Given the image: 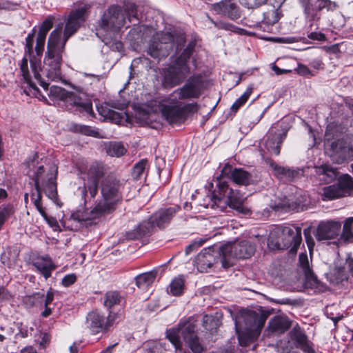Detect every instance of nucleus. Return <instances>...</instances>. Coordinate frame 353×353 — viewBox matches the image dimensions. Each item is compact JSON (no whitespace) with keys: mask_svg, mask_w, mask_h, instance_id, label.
Masks as SVG:
<instances>
[{"mask_svg":"<svg viewBox=\"0 0 353 353\" xmlns=\"http://www.w3.org/2000/svg\"><path fill=\"white\" fill-rule=\"evenodd\" d=\"M204 88V81L202 77L192 76L182 87L175 90L172 97L179 100L198 99L203 94Z\"/></svg>","mask_w":353,"mask_h":353,"instance_id":"nucleus-12","label":"nucleus"},{"mask_svg":"<svg viewBox=\"0 0 353 353\" xmlns=\"http://www.w3.org/2000/svg\"><path fill=\"white\" fill-rule=\"evenodd\" d=\"M307 37L312 40H317V41H325V36L324 34L321 32H316L311 31L307 34Z\"/></svg>","mask_w":353,"mask_h":353,"instance_id":"nucleus-64","label":"nucleus"},{"mask_svg":"<svg viewBox=\"0 0 353 353\" xmlns=\"http://www.w3.org/2000/svg\"><path fill=\"white\" fill-rule=\"evenodd\" d=\"M147 164L148 161L146 159H142L134 165L132 172V176L134 179L138 180L140 179L145 169Z\"/></svg>","mask_w":353,"mask_h":353,"instance_id":"nucleus-48","label":"nucleus"},{"mask_svg":"<svg viewBox=\"0 0 353 353\" xmlns=\"http://www.w3.org/2000/svg\"><path fill=\"white\" fill-rule=\"evenodd\" d=\"M57 168L55 166L51 167L48 171L43 166H39L32 176L36 190V194H32V199L42 216H46V212L41 203V192H43L52 200L57 199Z\"/></svg>","mask_w":353,"mask_h":353,"instance_id":"nucleus-2","label":"nucleus"},{"mask_svg":"<svg viewBox=\"0 0 353 353\" xmlns=\"http://www.w3.org/2000/svg\"><path fill=\"white\" fill-rule=\"evenodd\" d=\"M76 281H77L76 275L74 274H70L65 275L63 278L61 283L63 286L68 287V286L72 285L73 283H74Z\"/></svg>","mask_w":353,"mask_h":353,"instance_id":"nucleus-57","label":"nucleus"},{"mask_svg":"<svg viewBox=\"0 0 353 353\" xmlns=\"http://www.w3.org/2000/svg\"><path fill=\"white\" fill-rule=\"evenodd\" d=\"M194 48L191 45H188L183 51L182 54L176 59L179 60L181 59V62L185 63V65L188 64V61L191 57L192 52H193Z\"/></svg>","mask_w":353,"mask_h":353,"instance_id":"nucleus-54","label":"nucleus"},{"mask_svg":"<svg viewBox=\"0 0 353 353\" xmlns=\"http://www.w3.org/2000/svg\"><path fill=\"white\" fill-rule=\"evenodd\" d=\"M157 274L156 270L141 274L135 277L136 285L141 289H145L155 280Z\"/></svg>","mask_w":353,"mask_h":353,"instance_id":"nucleus-31","label":"nucleus"},{"mask_svg":"<svg viewBox=\"0 0 353 353\" xmlns=\"http://www.w3.org/2000/svg\"><path fill=\"white\" fill-rule=\"evenodd\" d=\"M221 245L204 248L195 258L194 265L200 272H207L219 260L222 263Z\"/></svg>","mask_w":353,"mask_h":353,"instance_id":"nucleus-13","label":"nucleus"},{"mask_svg":"<svg viewBox=\"0 0 353 353\" xmlns=\"http://www.w3.org/2000/svg\"><path fill=\"white\" fill-rule=\"evenodd\" d=\"M46 38V37L43 36L42 34H38L37 35L35 51L39 56L41 55L44 50Z\"/></svg>","mask_w":353,"mask_h":353,"instance_id":"nucleus-53","label":"nucleus"},{"mask_svg":"<svg viewBox=\"0 0 353 353\" xmlns=\"http://www.w3.org/2000/svg\"><path fill=\"white\" fill-rule=\"evenodd\" d=\"M154 226V224L152 222V219L150 218L148 221H143L140 223L134 230V236H130L129 238L134 239L148 236L152 233Z\"/></svg>","mask_w":353,"mask_h":353,"instance_id":"nucleus-32","label":"nucleus"},{"mask_svg":"<svg viewBox=\"0 0 353 353\" xmlns=\"http://www.w3.org/2000/svg\"><path fill=\"white\" fill-rule=\"evenodd\" d=\"M304 12L309 19V30L312 31L313 30L319 29V26L317 23H315V21L320 19V16L318 13L315 12L314 10L312 8V4H305Z\"/></svg>","mask_w":353,"mask_h":353,"instance_id":"nucleus-35","label":"nucleus"},{"mask_svg":"<svg viewBox=\"0 0 353 353\" xmlns=\"http://www.w3.org/2000/svg\"><path fill=\"white\" fill-rule=\"evenodd\" d=\"M20 70L21 71L22 76L25 81L32 88H36L35 85L31 81V77L29 73L28 60L27 59H23L20 65Z\"/></svg>","mask_w":353,"mask_h":353,"instance_id":"nucleus-49","label":"nucleus"},{"mask_svg":"<svg viewBox=\"0 0 353 353\" xmlns=\"http://www.w3.org/2000/svg\"><path fill=\"white\" fill-rule=\"evenodd\" d=\"M184 281L182 278L174 279L170 285V293L174 296H179L182 294Z\"/></svg>","mask_w":353,"mask_h":353,"instance_id":"nucleus-45","label":"nucleus"},{"mask_svg":"<svg viewBox=\"0 0 353 353\" xmlns=\"http://www.w3.org/2000/svg\"><path fill=\"white\" fill-rule=\"evenodd\" d=\"M105 150L110 156L117 157L123 155L126 152L123 145L118 142H110L105 145Z\"/></svg>","mask_w":353,"mask_h":353,"instance_id":"nucleus-40","label":"nucleus"},{"mask_svg":"<svg viewBox=\"0 0 353 353\" xmlns=\"http://www.w3.org/2000/svg\"><path fill=\"white\" fill-rule=\"evenodd\" d=\"M203 243H204V241H203L201 239L198 241L192 242L191 244H190L189 245H188L185 248V254L186 255L190 254L192 251L198 249L200 246H201Z\"/></svg>","mask_w":353,"mask_h":353,"instance_id":"nucleus-58","label":"nucleus"},{"mask_svg":"<svg viewBox=\"0 0 353 353\" xmlns=\"http://www.w3.org/2000/svg\"><path fill=\"white\" fill-rule=\"evenodd\" d=\"M104 42L106 45H108L110 48H112L114 50H116L118 52H121L123 48V43L119 41H108V38L105 39Z\"/></svg>","mask_w":353,"mask_h":353,"instance_id":"nucleus-59","label":"nucleus"},{"mask_svg":"<svg viewBox=\"0 0 353 353\" xmlns=\"http://www.w3.org/2000/svg\"><path fill=\"white\" fill-rule=\"evenodd\" d=\"M341 238L345 241H353V217H350L345 220Z\"/></svg>","mask_w":353,"mask_h":353,"instance_id":"nucleus-42","label":"nucleus"},{"mask_svg":"<svg viewBox=\"0 0 353 353\" xmlns=\"http://www.w3.org/2000/svg\"><path fill=\"white\" fill-rule=\"evenodd\" d=\"M330 156L336 163L353 159V144L348 139L333 141L330 145Z\"/></svg>","mask_w":353,"mask_h":353,"instance_id":"nucleus-17","label":"nucleus"},{"mask_svg":"<svg viewBox=\"0 0 353 353\" xmlns=\"http://www.w3.org/2000/svg\"><path fill=\"white\" fill-rule=\"evenodd\" d=\"M198 110L197 103L182 105L181 102L176 101L163 105L161 108V113L169 123L174 124L183 122L189 113L197 112Z\"/></svg>","mask_w":353,"mask_h":353,"instance_id":"nucleus-9","label":"nucleus"},{"mask_svg":"<svg viewBox=\"0 0 353 353\" xmlns=\"http://www.w3.org/2000/svg\"><path fill=\"white\" fill-rule=\"evenodd\" d=\"M53 17H48L41 24L39 28V30L38 34H42L43 36L46 37L48 31L52 28L53 26Z\"/></svg>","mask_w":353,"mask_h":353,"instance_id":"nucleus-52","label":"nucleus"},{"mask_svg":"<svg viewBox=\"0 0 353 353\" xmlns=\"http://www.w3.org/2000/svg\"><path fill=\"white\" fill-rule=\"evenodd\" d=\"M179 210V207L176 205L160 209L150 217L152 222L158 228H164L170 223Z\"/></svg>","mask_w":353,"mask_h":353,"instance_id":"nucleus-25","label":"nucleus"},{"mask_svg":"<svg viewBox=\"0 0 353 353\" xmlns=\"http://www.w3.org/2000/svg\"><path fill=\"white\" fill-rule=\"evenodd\" d=\"M282 16L279 9L272 7L263 13V22L268 26H272L277 23Z\"/></svg>","mask_w":353,"mask_h":353,"instance_id":"nucleus-37","label":"nucleus"},{"mask_svg":"<svg viewBox=\"0 0 353 353\" xmlns=\"http://www.w3.org/2000/svg\"><path fill=\"white\" fill-rule=\"evenodd\" d=\"M121 296L117 292H108L105 296L104 305L111 307L120 303Z\"/></svg>","mask_w":353,"mask_h":353,"instance_id":"nucleus-46","label":"nucleus"},{"mask_svg":"<svg viewBox=\"0 0 353 353\" xmlns=\"http://www.w3.org/2000/svg\"><path fill=\"white\" fill-rule=\"evenodd\" d=\"M341 227L338 221L321 222L316 228L315 236L318 241L334 239L339 234Z\"/></svg>","mask_w":353,"mask_h":353,"instance_id":"nucleus-24","label":"nucleus"},{"mask_svg":"<svg viewBox=\"0 0 353 353\" xmlns=\"http://www.w3.org/2000/svg\"><path fill=\"white\" fill-rule=\"evenodd\" d=\"M195 327L194 321L188 319L180 323L178 329L168 330L167 337L176 350L181 347V338H182L193 352L200 353L203 347L199 343Z\"/></svg>","mask_w":353,"mask_h":353,"instance_id":"nucleus-4","label":"nucleus"},{"mask_svg":"<svg viewBox=\"0 0 353 353\" xmlns=\"http://www.w3.org/2000/svg\"><path fill=\"white\" fill-rule=\"evenodd\" d=\"M126 17L130 23L134 19L138 21L137 10L134 3H126L123 8L111 5L102 15L99 26L103 31L114 34L125 26Z\"/></svg>","mask_w":353,"mask_h":353,"instance_id":"nucleus-3","label":"nucleus"},{"mask_svg":"<svg viewBox=\"0 0 353 353\" xmlns=\"http://www.w3.org/2000/svg\"><path fill=\"white\" fill-rule=\"evenodd\" d=\"M98 111L105 119H109L115 123L121 122L123 119V115L121 113L110 109L106 106L98 108Z\"/></svg>","mask_w":353,"mask_h":353,"instance_id":"nucleus-36","label":"nucleus"},{"mask_svg":"<svg viewBox=\"0 0 353 353\" xmlns=\"http://www.w3.org/2000/svg\"><path fill=\"white\" fill-rule=\"evenodd\" d=\"M322 196L323 200H332L343 196V190L338 185L326 186L323 188Z\"/></svg>","mask_w":353,"mask_h":353,"instance_id":"nucleus-34","label":"nucleus"},{"mask_svg":"<svg viewBox=\"0 0 353 353\" xmlns=\"http://www.w3.org/2000/svg\"><path fill=\"white\" fill-rule=\"evenodd\" d=\"M252 92V88H248L246 91L232 104L231 110L236 112L248 99Z\"/></svg>","mask_w":353,"mask_h":353,"instance_id":"nucleus-47","label":"nucleus"},{"mask_svg":"<svg viewBox=\"0 0 353 353\" xmlns=\"http://www.w3.org/2000/svg\"><path fill=\"white\" fill-rule=\"evenodd\" d=\"M217 187L219 188V194L227 198L225 202L228 203L230 208L243 215L250 214V209L243 205V198L239 192L234 191L231 188L229 189L227 182L221 181L219 178H217Z\"/></svg>","mask_w":353,"mask_h":353,"instance_id":"nucleus-14","label":"nucleus"},{"mask_svg":"<svg viewBox=\"0 0 353 353\" xmlns=\"http://www.w3.org/2000/svg\"><path fill=\"white\" fill-rule=\"evenodd\" d=\"M143 348L144 353H157V351L159 349L157 345L152 342L145 343Z\"/></svg>","mask_w":353,"mask_h":353,"instance_id":"nucleus-62","label":"nucleus"},{"mask_svg":"<svg viewBox=\"0 0 353 353\" xmlns=\"http://www.w3.org/2000/svg\"><path fill=\"white\" fill-rule=\"evenodd\" d=\"M70 92L63 88L52 85L50 88L49 97L67 103Z\"/></svg>","mask_w":353,"mask_h":353,"instance_id":"nucleus-41","label":"nucleus"},{"mask_svg":"<svg viewBox=\"0 0 353 353\" xmlns=\"http://www.w3.org/2000/svg\"><path fill=\"white\" fill-rule=\"evenodd\" d=\"M62 28H55L50 34L47 45V52L44 59L43 67L41 68L39 63L34 60H30V67L34 78L38 80L40 85L48 90L49 84L42 79L43 75L48 79L54 81H63L61 65L62 63V53L65 47L60 45V34Z\"/></svg>","mask_w":353,"mask_h":353,"instance_id":"nucleus-1","label":"nucleus"},{"mask_svg":"<svg viewBox=\"0 0 353 353\" xmlns=\"http://www.w3.org/2000/svg\"><path fill=\"white\" fill-rule=\"evenodd\" d=\"M11 299V294L4 287L0 286V301H10Z\"/></svg>","mask_w":353,"mask_h":353,"instance_id":"nucleus-63","label":"nucleus"},{"mask_svg":"<svg viewBox=\"0 0 353 353\" xmlns=\"http://www.w3.org/2000/svg\"><path fill=\"white\" fill-rule=\"evenodd\" d=\"M291 325L290 321L284 316H274L269 322V329L272 332L281 334L285 332Z\"/></svg>","mask_w":353,"mask_h":353,"instance_id":"nucleus-30","label":"nucleus"},{"mask_svg":"<svg viewBox=\"0 0 353 353\" xmlns=\"http://www.w3.org/2000/svg\"><path fill=\"white\" fill-rule=\"evenodd\" d=\"M300 268H301L305 277L306 285L317 292H323L325 290V285L318 280L314 275L312 270L310 267L307 255L301 254L299 257Z\"/></svg>","mask_w":353,"mask_h":353,"instance_id":"nucleus-19","label":"nucleus"},{"mask_svg":"<svg viewBox=\"0 0 353 353\" xmlns=\"http://www.w3.org/2000/svg\"><path fill=\"white\" fill-rule=\"evenodd\" d=\"M222 266L228 268L236 259L250 258L255 252L254 245L248 241L228 243L221 245Z\"/></svg>","mask_w":353,"mask_h":353,"instance_id":"nucleus-5","label":"nucleus"},{"mask_svg":"<svg viewBox=\"0 0 353 353\" xmlns=\"http://www.w3.org/2000/svg\"><path fill=\"white\" fill-rule=\"evenodd\" d=\"M33 265L46 279L51 276V272L56 268L55 265L48 256H39L33 261Z\"/></svg>","mask_w":353,"mask_h":353,"instance_id":"nucleus-28","label":"nucleus"},{"mask_svg":"<svg viewBox=\"0 0 353 353\" xmlns=\"http://www.w3.org/2000/svg\"><path fill=\"white\" fill-rule=\"evenodd\" d=\"M112 321L113 318L110 314L105 319L98 312H91L87 315L85 324L92 334H97L103 330H108Z\"/></svg>","mask_w":353,"mask_h":353,"instance_id":"nucleus-20","label":"nucleus"},{"mask_svg":"<svg viewBox=\"0 0 353 353\" xmlns=\"http://www.w3.org/2000/svg\"><path fill=\"white\" fill-rule=\"evenodd\" d=\"M274 171V175L280 179H284L288 181H292L301 177L303 174V170L301 169H291L286 167L279 166L272 164Z\"/></svg>","mask_w":353,"mask_h":353,"instance_id":"nucleus-27","label":"nucleus"},{"mask_svg":"<svg viewBox=\"0 0 353 353\" xmlns=\"http://www.w3.org/2000/svg\"><path fill=\"white\" fill-rule=\"evenodd\" d=\"M174 46V37L169 32H157L150 40L148 54L154 59L168 57Z\"/></svg>","mask_w":353,"mask_h":353,"instance_id":"nucleus-10","label":"nucleus"},{"mask_svg":"<svg viewBox=\"0 0 353 353\" xmlns=\"http://www.w3.org/2000/svg\"><path fill=\"white\" fill-rule=\"evenodd\" d=\"M39 164V162H38V154L37 153H34L32 157H30L25 163H24V165L26 166V168L28 169V172L27 174H30V172L33 170L34 169L36 168V170H37V168L40 166V165H38ZM43 168L44 166L42 165ZM37 170L34 171L33 174H34V172H36ZM34 174H32V176H30V177L32 178V176H33Z\"/></svg>","mask_w":353,"mask_h":353,"instance_id":"nucleus-50","label":"nucleus"},{"mask_svg":"<svg viewBox=\"0 0 353 353\" xmlns=\"http://www.w3.org/2000/svg\"><path fill=\"white\" fill-rule=\"evenodd\" d=\"M13 212L12 208L10 205L0 210V229L4 223L6 218L9 217Z\"/></svg>","mask_w":353,"mask_h":353,"instance_id":"nucleus-55","label":"nucleus"},{"mask_svg":"<svg viewBox=\"0 0 353 353\" xmlns=\"http://www.w3.org/2000/svg\"><path fill=\"white\" fill-rule=\"evenodd\" d=\"M224 177L232 179L235 183L242 185H248L252 181V176L248 172L241 168H233L229 164L223 168L221 174L217 178L222 181Z\"/></svg>","mask_w":353,"mask_h":353,"instance_id":"nucleus-22","label":"nucleus"},{"mask_svg":"<svg viewBox=\"0 0 353 353\" xmlns=\"http://www.w3.org/2000/svg\"><path fill=\"white\" fill-rule=\"evenodd\" d=\"M302 241L301 228L300 227H284L277 241H274L272 237L268 240V246L272 249H290L296 252Z\"/></svg>","mask_w":353,"mask_h":353,"instance_id":"nucleus-8","label":"nucleus"},{"mask_svg":"<svg viewBox=\"0 0 353 353\" xmlns=\"http://www.w3.org/2000/svg\"><path fill=\"white\" fill-rule=\"evenodd\" d=\"M89 8V6L85 5L71 12L65 27L63 38L61 39L60 37V45H63L65 47L68 39L76 32L80 23L85 21L84 15Z\"/></svg>","mask_w":353,"mask_h":353,"instance_id":"nucleus-18","label":"nucleus"},{"mask_svg":"<svg viewBox=\"0 0 353 353\" xmlns=\"http://www.w3.org/2000/svg\"><path fill=\"white\" fill-rule=\"evenodd\" d=\"M80 132L85 135H89V136H92L94 137H99V132L96 130L92 129L89 126H86V125L81 126Z\"/></svg>","mask_w":353,"mask_h":353,"instance_id":"nucleus-60","label":"nucleus"},{"mask_svg":"<svg viewBox=\"0 0 353 353\" xmlns=\"http://www.w3.org/2000/svg\"><path fill=\"white\" fill-rule=\"evenodd\" d=\"M181 60H176L173 64L162 70L161 85L164 88L170 89L180 85L190 74L189 65Z\"/></svg>","mask_w":353,"mask_h":353,"instance_id":"nucleus-7","label":"nucleus"},{"mask_svg":"<svg viewBox=\"0 0 353 353\" xmlns=\"http://www.w3.org/2000/svg\"><path fill=\"white\" fill-rule=\"evenodd\" d=\"M34 33L35 30L33 29L32 32L30 33L26 39V48L27 49V52L30 54L33 52V43L34 39Z\"/></svg>","mask_w":353,"mask_h":353,"instance_id":"nucleus-56","label":"nucleus"},{"mask_svg":"<svg viewBox=\"0 0 353 353\" xmlns=\"http://www.w3.org/2000/svg\"><path fill=\"white\" fill-rule=\"evenodd\" d=\"M69 95L67 103L74 107L76 111L92 117L94 115L92 101L85 93L70 92Z\"/></svg>","mask_w":353,"mask_h":353,"instance_id":"nucleus-21","label":"nucleus"},{"mask_svg":"<svg viewBox=\"0 0 353 353\" xmlns=\"http://www.w3.org/2000/svg\"><path fill=\"white\" fill-rule=\"evenodd\" d=\"M239 344L241 346H247L252 343L259 333L245 331L243 330H236Z\"/></svg>","mask_w":353,"mask_h":353,"instance_id":"nucleus-39","label":"nucleus"},{"mask_svg":"<svg viewBox=\"0 0 353 353\" xmlns=\"http://www.w3.org/2000/svg\"><path fill=\"white\" fill-rule=\"evenodd\" d=\"M265 321L266 316L261 313L250 310H243L236 319V330L259 333Z\"/></svg>","mask_w":353,"mask_h":353,"instance_id":"nucleus-11","label":"nucleus"},{"mask_svg":"<svg viewBox=\"0 0 353 353\" xmlns=\"http://www.w3.org/2000/svg\"><path fill=\"white\" fill-rule=\"evenodd\" d=\"M111 213L102 203H98L92 210H77L71 214V219L85 227L96 224L97 221L106 214Z\"/></svg>","mask_w":353,"mask_h":353,"instance_id":"nucleus-15","label":"nucleus"},{"mask_svg":"<svg viewBox=\"0 0 353 353\" xmlns=\"http://www.w3.org/2000/svg\"><path fill=\"white\" fill-rule=\"evenodd\" d=\"M290 340L295 342V347H298L299 345L303 344L307 338L303 331L300 328L299 326L296 325L292 328L289 333Z\"/></svg>","mask_w":353,"mask_h":353,"instance_id":"nucleus-38","label":"nucleus"},{"mask_svg":"<svg viewBox=\"0 0 353 353\" xmlns=\"http://www.w3.org/2000/svg\"><path fill=\"white\" fill-rule=\"evenodd\" d=\"M46 294L43 290L26 296L23 298V303L28 307H41L45 303Z\"/></svg>","mask_w":353,"mask_h":353,"instance_id":"nucleus-33","label":"nucleus"},{"mask_svg":"<svg viewBox=\"0 0 353 353\" xmlns=\"http://www.w3.org/2000/svg\"><path fill=\"white\" fill-rule=\"evenodd\" d=\"M277 351L279 353H295L292 350L296 347L295 342L291 341L290 339L281 340L278 342Z\"/></svg>","mask_w":353,"mask_h":353,"instance_id":"nucleus-44","label":"nucleus"},{"mask_svg":"<svg viewBox=\"0 0 353 353\" xmlns=\"http://www.w3.org/2000/svg\"><path fill=\"white\" fill-rule=\"evenodd\" d=\"M105 172V168L102 164L94 163L90 166L81 190L83 196L89 192L91 198L95 197L98 192L99 180L104 176Z\"/></svg>","mask_w":353,"mask_h":353,"instance_id":"nucleus-16","label":"nucleus"},{"mask_svg":"<svg viewBox=\"0 0 353 353\" xmlns=\"http://www.w3.org/2000/svg\"><path fill=\"white\" fill-rule=\"evenodd\" d=\"M207 198L210 200V202L205 205L206 208H214L216 206H219V203L222 201V198L216 195L208 196Z\"/></svg>","mask_w":353,"mask_h":353,"instance_id":"nucleus-61","label":"nucleus"},{"mask_svg":"<svg viewBox=\"0 0 353 353\" xmlns=\"http://www.w3.org/2000/svg\"><path fill=\"white\" fill-rule=\"evenodd\" d=\"M123 186L120 181L112 176L105 178L101 183L103 200L99 201L111 212L122 200Z\"/></svg>","mask_w":353,"mask_h":353,"instance_id":"nucleus-6","label":"nucleus"},{"mask_svg":"<svg viewBox=\"0 0 353 353\" xmlns=\"http://www.w3.org/2000/svg\"><path fill=\"white\" fill-rule=\"evenodd\" d=\"M337 185L343 190L345 196L346 192L353 190V179L350 175L345 174L339 179Z\"/></svg>","mask_w":353,"mask_h":353,"instance_id":"nucleus-43","label":"nucleus"},{"mask_svg":"<svg viewBox=\"0 0 353 353\" xmlns=\"http://www.w3.org/2000/svg\"><path fill=\"white\" fill-rule=\"evenodd\" d=\"M315 172L319 180L325 183H331L337 176L336 170L326 164L315 167Z\"/></svg>","mask_w":353,"mask_h":353,"instance_id":"nucleus-29","label":"nucleus"},{"mask_svg":"<svg viewBox=\"0 0 353 353\" xmlns=\"http://www.w3.org/2000/svg\"><path fill=\"white\" fill-rule=\"evenodd\" d=\"M54 299V293L53 292L50 290L46 293V297L45 299L44 306L45 310L41 312V316L43 317H48L50 316L52 313V310L50 307H48V305L50 304Z\"/></svg>","mask_w":353,"mask_h":353,"instance_id":"nucleus-51","label":"nucleus"},{"mask_svg":"<svg viewBox=\"0 0 353 353\" xmlns=\"http://www.w3.org/2000/svg\"><path fill=\"white\" fill-rule=\"evenodd\" d=\"M210 9L216 14L224 15L232 20L238 19L241 15L239 7L231 0H222L211 4Z\"/></svg>","mask_w":353,"mask_h":353,"instance_id":"nucleus-23","label":"nucleus"},{"mask_svg":"<svg viewBox=\"0 0 353 353\" xmlns=\"http://www.w3.org/2000/svg\"><path fill=\"white\" fill-rule=\"evenodd\" d=\"M287 132L283 133H274L272 130L269 134L265 143V147L271 154L279 155L280 153V145L286 137Z\"/></svg>","mask_w":353,"mask_h":353,"instance_id":"nucleus-26","label":"nucleus"}]
</instances>
